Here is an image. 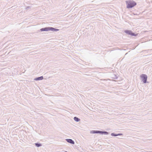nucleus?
<instances>
[{
    "mask_svg": "<svg viewBox=\"0 0 152 152\" xmlns=\"http://www.w3.org/2000/svg\"><path fill=\"white\" fill-rule=\"evenodd\" d=\"M66 141L70 143L74 144H75V142L72 139H66Z\"/></svg>",
    "mask_w": 152,
    "mask_h": 152,
    "instance_id": "39448f33",
    "label": "nucleus"
},
{
    "mask_svg": "<svg viewBox=\"0 0 152 152\" xmlns=\"http://www.w3.org/2000/svg\"><path fill=\"white\" fill-rule=\"evenodd\" d=\"M91 133L95 134V133H99L100 134V131L93 130L91 131L90 132Z\"/></svg>",
    "mask_w": 152,
    "mask_h": 152,
    "instance_id": "0eeeda50",
    "label": "nucleus"
},
{
    "mask_svg": "<svg viewBox=\"0 0 152 152\" xmlns=\"http://www.w3.org/2000/svg\"><path fill=\"white\" fill-rule=\"evenodd\" d=\"M111 135L112 136H116L118 135H122V134H114V133H112L111 134Z\"/></svg>",
    "mask_w": 152,
    "mask_h": 152,
    "instance_id": "6e6552de",
    "label": "nucleus"
},
{
    "mask_svg": "<svg viewBox=\"0 0 152 152\" xmlns=\"http://www.w3.org/2000/svg\"><path fill=\"white\" fill-rule=\"evenodd\" d=\"M65 152H67L66 151H65Z\"/></svg>",
    "mask_w": 152,
    "mask_h": 152,
    "instance_id": "ddd939ff",
    "label": "nucleus"
},
{
    "mask_svg": "<svg viewBox=\"0 0 152 152\" xmlns=\"http://www.w3.org/2000/svg\"><path fill=\"white\" fill-rule=\"evenodd\" d=\"M35 145L38 147L42 146L41 144L40 143H35Z\"/></svg>",
    "mask_w": 152,
    "mask_h": 152,
    "instance_id": "9b49d317",
    "label": "nucleus"
},
{
    "mask_svg": "<svg viewBox=\"0 0 152 152\" xmlns=\"http://www.w3.org/2000/svg\"><path fill=\"white\" fill-rule=\"evenodd\" d=\"M74 119L75 121L77 122H78L80 121V119L79 118L76 117H74Z\"/></svg>",
    "mask_w": 152,
    "mask_h": 152,
    "instance_id": "9d476101",
    "label": "nucleus"
},
{
    "mask_svg": "<svg viewBox=\"0 0 152 152\" xmlns=\"http://www.w3.org/2000/svg\"><path fill=\"white\" fill-rule=\"evenodd\" d=\"M126 3L127 5V7L128 8H132L136 4V2L133 1H126Z\"/></svg>",
    "mask_w": 152,
    "mask_h": 152,
    "instance_id": "f257e3e1",
    "label": "nucleus"
},
{
    "mask_svg": "<svg viewBox=\"0 0 152 152\" xmlns=\"http://www.w3.org/2000/svg\"><path fill=\"white\" fill-rule=\"evenodd\" d=\"M140 77L142 79V81L144 83H146L147 82V76L145 74H142L140 76Z\"/></svg>",
    "mask_w": 152,
    "mask_h": 152,
    "instance_id": "7ed1b4c3",
    "label": "nucleus"
},
{
    "mask_svg": "<svg viewBox=\"0 0 152 152\" xmlns=\"http://www.w3.org/2000/svg\"><path fill=\"white\" fill-rule=\"evenodd\" d=\"M125 32L127 34H128L130 35H131L132 36H135V34L134 33H132V31H131L130 30H125Z\"/></svg>",
    "mask_w": 152,
    "mask_h": 152,
    "instance_id": "20e7f679",
    "label": "nucleus"
},
{
    "mask_svg": "<svg viewBox=\"0 0 152 152\" xmlns=\"http://www.w3.org/2000/svg\"><path fill=\"white\" fill-rule=\"evenodd\" d=\"M43 78V76H41L40 77H38L35 78L34 79V80L37 81V80H42Z\"/></svg>",
    "mask_w": 152,
    "mask_h": 152,
    "instance_id": "423d86ee",
    "label": "nucleus"
},
{
    "mask_svg": "<svg viewBox=\"0 0 152 152\" xmlns=\"http://www.w3.org/2000/svg\"><path fill=\"white\" fill-rule=\"evenodd\" d=\"M29 8V7H27V8H26V9L27 10H28V8Z\"/></svg>",
    "mask_w": 152,
    "mask_h": 152,
    "instance_id": "f8f14e48",
    "label": "nucleus"
},
{
    "mask_svg": "<svg viewBox=\"0 0 152 152\" xmlns=\"http://www.w3.org/2000/svg\"><path fill=\"white\" fill-rule=\"evenodd\" d=\"M41 31H56L59 30L58 29H56L52 27H45L42 28L40 29Z\"/></svg>",
    "mask_w": 152,
    "mask_h": 152,
    "instance_id": "f03ea898",
    "label": "nucleus"
},
{
    "mask_svg": "<svg viewBox=\"0 0 152 152\" xmlns=\"http://www.w3.org/2000/svg\"><path fill=\"white\" fill-rule=\"evenodd\" d=\"M100 134H108V132H107L105 131H100Z\"/></svg>",
    "mask_w": 152,
    "mask_h": 152,
    "instance_id": "1a4fd4ad",
    "label": "nucleus"
}]
</instances>
